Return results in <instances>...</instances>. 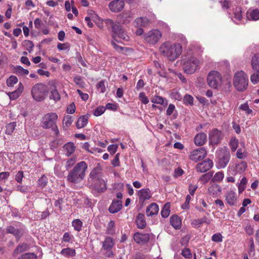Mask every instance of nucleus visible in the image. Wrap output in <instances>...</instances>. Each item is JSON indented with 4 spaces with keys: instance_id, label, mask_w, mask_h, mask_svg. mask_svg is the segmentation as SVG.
Instances as JSON below:
<instances>
[{
    "instance_id": "nucleus-44",
    "label": "nucleus",
    "mask_w": 259,
    "mask_h": 259,
    "mask_svg": "<svg viewBox=\"0 0 259 259\" xmlns=\"http://www.w3.org/2000/svg\"><path fill=\"white\" fill-rule=\"evenodd\" d=\"M249 247L248 249V254L249 256H253L255 254V246L253 242V238H251L249 240Z\"/></svg>"
},
{
    "instance_id": "nucleus-61",
    "label": "nucleus",
    "mask_w": 259,
    "mask_h": 259,
    "mask_svg": "<svg viewBox=\"0 0 259 259\" xmlns=\"http://www.w3.org/2000/svg\"><path fill=\"white\" fill-rule=\"evenodd\" d=\"M133 259H149V256L148 255H145L138 252L133 255Z\"/></svg>"
},
{
    "instance_id": "nucleus-28",
    "label": "nucleus",
    "mask_w": 259,
    "mask_h": 259,
    "mask_svg": "<svg viewBox=\"0 0 259 259\" xmlns=\"http://www.w3.org/2000/svg\"><path fill=\"white\" fill-rule=\"evenodd\" d=\"M102 249H112L115 244L114 239L110 237H106L102 243Z\"/></svg>"
},
{
    "instance_id": "nucleus-20",
    "label": "nucleus",
    "mask_w": 259,
    "mask_h": 259,
    "mask_svg": "<svg viewBox=\"0 0 259 259\" xmlns=\"http://www.w3.org/2000/svg\"><path fill=\"white\" fill-rule=\"evenodd\" d=\"M158 205L155 203H153L147 207L146 213L147 216L151 217L157 214L158 213Z\"/></svg>"
},
{
    "instance_id": "nucleus-41",
    "label": "nucleus",
    "mask_w": 259,
    "mask_h": 259,
    "mask_svg": "<svg viewBox=\"0 0 259 259\" xmlns=\"http://www.w3.org/2000/svg\"><path fill=\"white\" fill-rule=\"evenodd\" d=\"M15 72L16 74L20 75H27L29 73V71L22 67L20 66H17L15 68Z\"/></svg>"
},
{
    "instance_id": "nucleus-5",
    "label": "nucleus",
    "mask_w": 259,
    "mask_h": 259,
    "mask_svg": "<svg viewBox=\"0 0 259 259\" xmlns=\"http://www.w3.org/2000/svg\"><path fill=\"white\" fill-rule=\"evenodd\" d=\"M49 89L48 87L43 83H37L32 86L31 94L32 98L36 102H41L48 96Z\"/></svg>"
},
{
    "instance_id": "nucleus-57",
    "label": "nucleus",
    "mask_w": 259,
    "mask_h": 259,
    "mask_svg": "<svg viewBox=\"0 0 259 259\" xmlns=\"http://www.w3.org/2000/svg\"><path fill=\"white\" fill-rule=\"evenodd\" d=\"M97 88L101 92L104 93L106 91L105 81L104 80L100 81L97 85Z\"/></svg>"
},
{
    "instance_id": "nucleus-60",
    "label": "nucleus",
    "mask_w": 259,
    "mask_h": 259,
    "mask_svg": "<svg viewBox=\"0 0 259 259\" xmlns=\"http://www.w3.org/2000/svg\"><path fill=\"white\" fill-rule=\"evenodd\" d=\"M139 99L144 104H147L149 103V100L144 92L140 93Z\"/></svg>"
},
{
    "instance_id": "nucleus-12",
    "label": "nucleus",
    "mask_w": 259,
    "mask_h": 259,
    "mask_svg": "<svg viewBox=\"0 0 259 259\" xmlns=\"http://www.w3.org/2000/svg\"><path fill=\"white\" fill-rule=\"evenodd\" d=\"M207 155V152L204 148H199L194 150L190 153L189 158L192 161L197 162L204 159Z\"/></svg>"
},
{
    "instance_id": "nucleus-50",
    "label": "nucleus",
    "mask_w": 259,
    "mask_h": 259,
    "mask_svg": "<svg viewBox=\"0 0 259 259\" xmlns=\"http://www.w3.org/2000/svg\"><path fill=\"white\" fill-rule=\"evenodd\" d=\"M212 176V175L210 172L205 174L201 176L199 179V181H201L203 184H205L208 182Z\"/></svg>"
},
{
    "instance_id": "nucleus-64",
    "label": "nucleus",
    "mask_w": 259,
    "mask_h": 259,
    "mask_svg": "<svg viewBox=\"0 0 259 259\" xmlns=\"http://www.w3.org/2000/svg\"><path fill=\"white\" fill-rule=\"evenodd\" d=\"M114 222L113 221H110L108 225L107 231L108 234H112L114 233L113 228L114 227Z\"/></svg>"
},
{
    "instance_id": "nucleus-35",
    "label": "nucleus",
    "mask_w": 259,
    "mask_h": 259,
    "mask_svg": "<svg viewBox=\"0 0 259 259\" xmlns=\"http://www.w3.org/2000/svg\"><path fill=\"white\" fill-rule=\"evenodd\" d=\"M67 156L71 155L75 151V146L72 142H68L63 147Z\"/></svg>"
},
{
    "instance_id": "nucleus-21",
    "label": "nucleus",
    "mask_w": 259,
    "mask_h": 259,
    "mask_svg": "<svg viewBox=\"0 0 259 259\" xmlns=\"http://www.w3.org/2000/svg\"><path fill=\"white\" fill-rule=\"evenodd\" d=\"M206 135L204 133L198 134L194 138L195 144L197 146H202L206 141Z\"/></svg>"
},
{
    "instance_id": "nucleus-31",
    "label": "nucleus",
    "mask_w": 259,
    "mask_h": 259,
    "mask_svg": "<svg viewBox=\"0 0 259 259\" xmlns=\"http://www.w3.org/2000/svg\"><path fill=\"white\" fill-rule=\"evenodd\" d=\"M136 224L139 229H144L146 226V222L145 220V216L143 213H139L137 217Z\"/></svg>"
},
{
    "instance_id": "nucleus-8",
    "label": "nucleus",
    "mask_w": 259,
    "mask_h": 259,
    "mask_svg": "<svg viewBox=\"0 0 259 259\" xmlns=\"http://www.w3.org/2000/svg\"><path fill=\"white\" fill-rule=\"evenodd\" d=\"M58 119V115L55 113H48L44 116L42 119V126L45 128H52L55 132V135L57 136L59 131L56 125V121Z\"/></svg>"
},
{
    "instance_id": "nucleus-2",
    "label": "nucleus",
    "mask_w": 259,
    "mask_h": 259,
    "mask_svg": "<svg viewBox=\"0 0 259 259\" xmlns=\"http://www.w3.org/2000/svg\"><path fill=\"white\" fill-rule=\"evenodd\" d=\"M159 52L169 61L173 62L178 59L182 53V47L180 44L166 41L162 43L159 47Z\"/></svg>"
},
{
    "instance_id": "nucleus-7",
    "label": "nucleus",
    "mask_w": 259,
    "mask_h": 259,
    "mask_svg": "<svg viewBox=\"0 0 259 259\" xmlns=\"http://www.w3.org/2000/svg\"><path fill=\"white\" fill-rule=\"evenodd\" d=\"M248 83V76L243 71H238L235 74L233 85L237 91L242 92L245 90L247 88Z\"/></svg>"
},
{
    "instance_id": "nucleus-62",
    "label": "nucleus",
    "mask_w": 259,
    "mask_h": 259,
    "mask_svg": "<svg viewBox=\"0 0 259 259\" xmlns=\"http://www.w3.org/2000/svg\"><path fill=\"white\" fill-rule=\"evenodd\" d=\"M222 235L220 233L214 234L212 236V240L215 242H220L223 240Z\"/></svg>"
},
{
    "instance_id": "nucleus-18",
    "label": "nucleus",
    "mask_w": 259,
    "mask_h": 259,
    "mask_svg": "<svg viewBox=\"0 0 259 259\" xmlns=\"http://www.w3.org/2000/svg\"><path fill=\"white\" fill-rule=\"evenodd\" d=\"M50 84L51 85V87H50L51 95L50 96V99L51 100H54L55 102L59 101L61 99V97H60V95L57 89V87H56L55 82L52 81L50 83Z\"/></svg>"
},
{
    "instance_id": "nucleus-24",
    "label": "nucleus",
    "mask_w": 259,
    "mask_h": 259,
    "mask_svg": "<svg viewBox=\"0 0 259 259\" xmlns=\"http://www.w3.org/2000/svg\"><path fill=\"white\" fill-rule=\"evenodd\" d=\"M149 20L146 17H140L135 19V26L137 27H146L149 24Z\"/></svg>"
},
{
    "instance_id": "nucleus-39",
    "label": "nucleus",
    "mask_w": 259,
    "mask_h": 259,
    "mask_svg": "<svg viewBox=\"0 0 259 259\" xmlns=\"http://www.w3.org/2000/svg\"><path fill=\"white\" fill-rule=\"evenodd\" d=\"M61 254L64 256H74L76 254L75 250L70 248L63 249L61 251Z\"/></svg>"
},
{
    "instance_id": "nucleus-32",
    "label": "nucleus",
    "mask_w": 259,
    "mask_h": 259,
    "mask_svg": "<svg viewBox=\"0 0 259 259\" xmlns=\"http://www.w3.org/2000/svg\"><path fill=\"white\" fill-rule=\"evenodd\" d=\"M252 68L254 71H259V53L252 57L251 63Z\"/></svg>"
},
{
    "instance_id": "nucleus-52",
    "label": "nucleus",
    "mask_w": 259,
    "mask_h": 259,
    "mask_svg": "<svg viewBox=\"0 0 259 259\" xmlns=\"http://www.w3.org/2000/svg\"><path fill=\"white\" fill-rule=\"evenodd\" d=\"M23 46L26 48L27 51L30 53L34 47L33 43L29 40H25L23 41Z\"/></svg>"
},
{
    "instance_id": "nucleus-37",
    "label": "nucleus",
    "mask_w": 259,
    "mask_h": 259,
    "mask_svg": "<svg viewBox=\"0 0 259 259\" xmlns=\"http://www.w3.org/2000/svg\"><path fill=\"white\" fill-rule=\"evenodd\" d=\"M240 144L242 145V146L244 148V143H241ZM247 153L246 152L244 148H239L237 150L236 152V156L238 158L240 159H244L246 158L247 157Z\"/></svg>"
},
{
    "instance_id": "nucleus-4",
    "label": "nucleus",
    "mask_w": 259,
    "mask_h": 259,
    "mask_svg": "<svg viewBox=\"0 0 259 259\" xmlns=\"http://www.w3.org/2000/svg\"><path fill=\"white\" fill-rule=\"evenodd\" d=\"M104 22L107 29L112 31V36L114 40L118 41V39H119L125 41L128 40V36L119 22L114 21L110 19H105Z\"/></svg>"
},
{
    "instance_id": "nucleus-53",
    "label": "nucleus",
    "mask_w": 259,
    "mask_h": 259,
    "mask_svg": "<svg viewBox=\"0 0 259 259\" xmlns=\"http://www.w3.org/2000/svg\"><path fill=\"white\" fill-rule=\"evenodd\" d=\"M224 177L223 172L219 171L217 172L212 178V180L215 182H221L223 180Z\"/></svg>"
},
{
    "instance_id": "nucleus-11",
    "label": "nucleus",
    "mask_w": 259,
    "mask_h": 259,
    "mask_svg": "<svg viewBox=\"0 0 259 259\" xmlns=\"http://www.w3.org/2000/svg\"><path fill=\"white\" fill-rule=\"evenodd\" d=\"M207 81L210 87L217 89L221 84L222 77L219 72L213 70L208 73Z\"/></svg>"
},
{
    "instance_id": "nucleus-30",
    "label": "nucleus",
    "mask_w": 259,
    "mask_h": 259,
    "mask_svg": "<svg viewBox=\"0 0 259 259\" xmlns=\"http://www.w3.org/2000/svg\"><path fill=\"white\" fill-rule=\"evenodd\" d=\"M170 223L176 229H180L182 225L181 220L180 218L176 215H173L170 217Z\"/></svg>"
},
{
    "instance_id": "nucleus-33",
    "label": "nucleus",
    "mask_w": 259,
    "mask_h": 259,
    "mask_svg": "<svg viewBox=\"0 0 259 259\" xmlns=\"http://www.w3.org/2000/svg\"><path fill=\"white\" fill-rule=\"evenodd\" d=\"M88 116L87 115L81 116L77 120L76 123V126L77 128H81L84 127L87 123Z\"/></svg>"
},
{
    "instance_id": "nucleus-1",
    "label": "nucleus",
    "mask_w": 259,
    "mask_h": 259,
    "mask_svg": "<svg viewBox=\"0 0 259 259\" xmlns=\"http://www.w3.org/2000/svg\"><path fill=\"white\" fill-rule=\"evenodd\" d=\"M103 169L100 163L91 170L88 178V184L97 192H104L107 189L106 184L103 179Z\"/></svg>"
},
{
    "instance_id": "nucleus-42",
    "label": "nucleus",
    "mask_w": 259,
    "mask_h": 259,
    "mask_svg": "<svg viewBox=\"0 0 259 259\" xmlns=\"http://www.w3.org/2000/svg\"><path fill=\"white\" fill-rule=\"evenodd\" d=\"M37 257L34 253L28 252L22 254L17 259H37Z\"/></svg>"
},
{
    "instance_id": "nucleus-43",
    "label": "nucleus",
    "mask_w": 259,
    "mask_h": 259,
    "mask_svg": "<svg viewBox=\"0 0 259 259\" xmlns=\"http://www.w3.org/2000/svg\"><path fill=\"white\" fill-rule=\"evenodd\" d=\"M73 122L72 116L70 115L65 116L63 120V125L64 127H68L71 125Z\"/></svg>"
},
{
    "instance_id": "nucleus-16",
    "label": "nucleus",
    "mask_w": 259,
    "mask_h": 259,
    "mask_svg": "<svg viewBox=\"0 0 259 259\" xmlns=\"http://www.w3.org/2000/svg\"><path fill=\"white\" fill-rule=\"evenodd\" d=\"M138 195L140 201L144 202L152 197L151 191L148 188L142 189L138 191Z\"/></svg>"
},
{
    "instance_id": "nucleus-40",
    "label": "nucleus",
    "mask_w": 259,
    "mask_h": 259,
    "mask_svg": "<svg viewBox=\"0 0 259 259\" xmlns=\"http://www.w3.org/2000/svg\"><path fill=\"white\" fill-rule=\"evenodd\" d=\"M247 182V179L244 177L242 178L240 182L238 184L237 186L238 188L239 193H241L245 190L246 187V184Z\"/></svg>"
},
{
    "instance_id": "nucleus-55",
    "label": "nucleus",
    "mask_w": 259,
    "mask_h": 259,
    "mask_svg": "<svg viewBox=\"0 0 259 259\" xmlns=\"http://www.w3.org/2000/svg\"><path fill=\"white\" fill-rule=\"evenodd\" d=\"M73 80L75 83L78 85L79 87L82 88L84 87V82L80 76H77L75 77L73 79Z\"/></svg>"
},
{
    "instance_id": "nucleus-22",
    "label": "nucleus",
    "mask_w": 259,
    "mask_h": 259,
    "mask_svg": "<svg viewBox=\"0 0 259 259\" xmlns=\"http://www.w3.org/2000/svg\"><path fill=\"white\" fill-rule=\"evenodd\" d=\"M122 208V202L120 200H114L109 208V211L114 213L119 211Z\"/></svg>"
},
{
    "instance_id": "nucleus-29",
    "label": "nucleus",
    "mask_w": 259,
    "mask_h": 259,
    "mask_svg": "<svg viewBox=\"0 0 259 259\" xmlns=\"http://www.w3.org/2000/svg\"><path fill=\"white\" fill-rule=\"evenodd\" d=\"M23 86L21 83H19V87L18 89L14 92L8 93V95L11 100H16L20 95L21 93L23 92Z\"/></svg>"
},
{
    "instance_id": "nucleus-10",
    "label": "nucleus",
    "mask_w": 259,
    "mask_h": 259,
    "mask_svg": "<svg viewBox=\"0 0 259 259\" xmlns=\"http://www.w3.org/2000/svg\"><path fill=\"white\" fill-rule=\"evenodd\" d=\"M162 36L161 32L156 29H152L144 35V39L150 45H155L160 40Z\"/></svg>"
},
{
    "instance_id": "nucleus-49",
    "label": "nucleus",
    "mask_w": 259,
    "mask_h": 259,
    "mask_svg": "<svg viewBox=\"0 0 259 259\" xmlns=\"http://www.w3.org/2000/svg\"><path fill=\"white\" fill-rule=\"evenodd\" d=\"M18 82L17 78L14 75L11 76L7 80V84L8 87H13Z\"/></svg>"
},
{
    "instance_id": "nucleus-46",
    "label": "nucleus",
    "mask_w": 259,
    "mask_h": 259,
    "mask_svg": "<svg viewBox=\"0 0 259 259\" xmlns=\"http://www.w3.org/2000/svg\"><path fill=\"white\" fill-rule=\"evenodd\" d=\"M16 126V122H13L8 124L6 126V134L11 135Z\"/></svg>"
},
{
    "instance_id": "nucleus-3",
    "label": "nucleus",
    "mask_w": 259,
    "mask_h": 259,
    "mask_svg": "<svg viewBox=\"0 0 259 259\" xmlns=\"http://www.w3.org/2000/svg\"><path fill=\"white\" fill-rule=\"evenodd\" d=\"M87 169L88 164L85 161L78 162L68 172L67 182L73 184L80 183L84 179Z\"/></svg>"
},
{
    "instance_id": "nucleus-58",
    "label": "nucleus",
    "mask_w": 259,
    "mask_h": 259,
    "mask_svg": "<svg viewBox=\"0 0 259 259\" xmlns=\"http://www.w3.org/2000/svg\"><path fill=\"white\" fill-rule=\"evenodd\" d=\"M193 98L189 95H186L184 98V102L186 104L192 105L193 103Z\"/></svg>"
},
{
    "instance_id": "nucleus-34",
    "label": "nucleus",
    "mask_w": 259,
    "mask_h": 259,
    "mask_svg": "<svg viewBox=\"0 0 259 259\" xmlns=\"http://www.w3.org/2000/svg\"><path fill=\"white\" fill-rule=\"evenodd\" d=\"M203 223H206L208 224L210 223V221L208 220V219L206 217H204L202 218L197 219L193 220L192 224L195 228H198Z\"/></svg>"
},
{
    "instance_id": "nucleus-45",
    "label": "nucleus",
    "mask_w": 259,
    "mask_h": 259,
    "mask_svg": "<svg viewBox=\"0 0 259 259\" xmlns=\"http://www.w3.org/2000/svg\"><path fill=\"white\" fill-rule=\"evenodd\" d=\"M76 161V157L73 156L67 160L65 164V168L66 170H68L72 167Z\"/></svg>"
},
{
    "instance_id": "nucleus-63",
    "label": "nucleus",
    "mask_w": 259,
    "mask_h": 259,
    "mask_svg": "<svg viewBox=\"0 0 259 259\" xmlns=\"http://www.w3.org/2000/svg\"><path fill=\"white\" fill-rule=\"evenodd\" d=\"M234 17L238 20H240L242 18L241 10L240 8H237L234 13Z\"/></svg>"
},
{
    "instance_id": "nucleus-17",
    "label": "nucleus",
    "mask_w": 259,
    "mask_h": 259,
    "mask_svg": "<svg viewBox=\"0 0 259 259\" xmlns=\"http://www.w3.org/2000/svg\"><path fill=\"white\" fill-rule=\"evenodd\" d=\"M134 240L137 243H146L150 239V235L148 233H136L134 236Z\"/></svg>"
},
{
    "instance_id": "nucleus-6",
    "label": "nucleus",
    "mask_w": 259,
    "mask_h": 259,
    "mask_svg": "<svg viewBox=\"0 0 259 259\" xmlns=\"http://www.w3.org/2000/svg\"><path fill=\"white\" fill-rule=\"evenodd\" d=\"M181 64L185 73L193 74L199 68L200 61L195 57L190 56L183 58Z\"/></svg>"
},
{
    "instance_id": "nucleus-9",
    "label": "nucleus",
    "mask_w": 259,
    "mask_h": 259,
    "mask_svg": "<svg viewBox=\"0 0 259 259\" xmlns=\"http://www.w3.org/2000/svg\"><path fill=\"white\" fill-rule=\"evenodd\" d=\"M218 162L217 166L219 168H225L230 159V153L227 148L221 149L218 153Z\"/></svg>"
},
{
    "instance_id": "nucleus-14",
    "label": "nucleus",
    "mask_w": 259,
    "mask_h": 259,
    "mask_svg": "<svg viewBox=\"0 0 259 259\" xmlns=\"http://www.w3.org/2000/svg\"><path fill=\"white\" fill-rule=\"evenodd\" d=\"M213 166V162L209 159H206L199 163L196 165V169L200 172H205L209 170Z\"/></svg>"
},
{
    "instance_id": "nucleus-27",
    "label": "nucleus",
    "mask_w": 259,
    "mask_h": 259,
    "mask_svg": "<svg viewBox=\"0 0 259 259\" xmlns=\"http://www.w3.org/2000/svg\"><path fill=\"white\" fill-rule=\"evenodd\" d=\"M222 191L220 186L217 184H213L208 189V192L213 197H216Z\"/></svg>"
},
{
    "instance_id": "nucleus-54",
    "label": "nucleus",
    "mask_w": 259,
    "mask_h": 259,
    "mask_svg": "<svg viewBox=\"0 0 259 259\" xmlns=\"http://www.w3.org/2000/svg\"><path fill=\"white\" fill-rule=\"evenodd\" d=\"M105 110L104 106H99L95 110L94 115L96 116H100L105 112Z\"/></svg>"
},
{
    "instance_id": "nucleus-56",
    "label": "nucleus",
    "mask_w": 259,
    "mask_h": 259,
    "mask_svg": "<svg viewBox=\"0 0 259 259\" xmlns=\"http://www.w3.org/2000/svg\"><path fill=\"white\" fill-rule=\"evenodd\" d=\"M57 48L60 51L67 50L70 49V45L68 43L61 44L59 43L57 45Z\"/></svg>"
},
{
    "instance_id": "nucleus-38",
    "label": "nucleus",
    "mask_w": 259,
    "mask_h": 259,
    "mask_svg": "<svg viewBox=\"0 0 259 259\" xmlns=\"http://www.w3.org/2000/svg\"><path fill=\"white\" fill-rule=\"evenodd\" d=\"M170 203L167 202L163 206L161 211V214L163 218L168 217L170 213Z\"/></svg>"
},
{
    "instance_id": "nucleus-59",
    "label": "nucleus",
    "mask_w": 259,
    "mask_h": 259,
    "mask_svg": "<svg viewBox=\"0 0 259 259\" xmlns=\"http://www.w3.org/2000/svg\"><path fill=\"white\" fill-rule=\"evenodd\" d=\"M47 183V178L44 175L40 178L38 181V185L41 187H44Z\"/></svg>"
},
{
    "instance_id": "nucleus-15",
    "label": "nucleus",
    "mask_w": 259,
    "mask_h": 259,
    "mask_svg": "<svg viewBox=\"0 0 259 259\" xmlns=\"http://www.w3.org/2000/svg\"><path fill=\"white\" fill-rule=\"evenodd\" d=\"M124 6L123 0H114L111 2L109 4V9L113 12H118L121 11Z\"/></svg>"
},
{
    "instance_id": "nucleus-48",
    "label": "nucleus",
    "mask_w": 259,
    "mask_h": 259,
    "mask_svg": "<svg viewBox=\"0 0 259 259\" xmlns=\"http://www.w3.org/2000/svg\"><path fill=\"white\" fill-rule=\"evenodd\" d=\"M72 226L74 227V229L77 231H80L81 230L82 223L79 219H76L74 220L72 223Z\"/></svg>"
},
{
    "instance_id": "nucleus-47",
    "label": "nucleus",
    "mask_w": 259,
    "mask_h": 259,
    "mask_svg": "<svg viewBox=\"0 0 259 259\" xmlns=\"http://www.w3.org/2000/svg\"><path fill=\"white\" fill-rule=\"evenodd\" d=\"M238 140L235 138L231 139L230 142V146L232 152L236 150L238 147Z\"/></svg>"
},
{
    "instance_id": "nucleus-13",
    "label": "nucleus",
    "mask_w": 259,
    "mask_h": 259,
    "mask_svg": "<svg viewBox=\"0 0 259 259\" xmlns=\"http://www.w3.org/2000/svg\"><path fill=\"white\" fill-rule=\"evenodd\" d=\"M223 134L221 131L213 128L209 133V143L211 145H218L222 140Z\"/></svg>"
},
{
    "instance_id": "nucleus-51",
    "label": "nucleus",
    "mask_w": 259,
    "mask_h": 259,
    "mask_svg": "<svg viewBox=\"0 0 259 259\" xmlns=\"http://www.w3.org/2000/svg\"><path fill=\"white\" fill-rule=\"evenodd\" d=\"M255 71V72L251 75L250 80L252 83L257 84L259 82V70Z\"/></svg>"
},
{
    "instance_id": "nucleus-19",
    "label": "nucleus",
    "mask_w": 259,
    "mask_h": 259,
    "mask_svg": "<svg viewBox=\"0 0 259 259\" xmlns=\"http://www.w3.org/2000/svg\"><path fill=\"white\" fill-rule=\"evenodd\" d=\"M225 199L228 204L230 206H233L236 203L237 196L234 191H229L226 194Z\"/></svg>"
},
{
    "instance_id": "nucleus-26",
    "label": "nucleus",
    "mask_w": 259,
    "mask_h": 259,
    "mask_svg": "<svg viewBox=\"0 0 259 259\" xmlns=\"http://www.w3.org/2000/svg\"><path fill=\"white\" fill-rule=\"evenodd\" d=\"M7 232L14 235L18 240L23 235V232L21 230L15 229L12 226H10L7 228Z\"/></svg>"
},
{
    "instance_id": "nucleus-36",
    "label": "nucleus",
    "mask_w": 259,
    "mask_h": 259,
    "mask_svg": "<svg viewBox=\"0 0 259 259\" xmlns=\"http://www.w3.org/2000/svg\"><path fill=\"white\" fill-rule=\"evenodd\" d=\"M151 102L154 104L166 105L167 104V100L159 96H154L151 99Z\"/></svg>"
},
{
    "instance_id": "nucleus-25",
    "label": "nucleus",
    "mask_w": 259,
    "mask_h": 259,
    "mask_svg": "<svg viewBox=\"0 0 259 259\" xmlns=\"http://www.w3.org/2000/svg\"><path fill=\"white\" fill-rule=\"evenodd\" d=\"M29 249V245L26 243H22L19 244L14 249L13 252V256H16L17 254L28 250Z\"/></svg>"
},
{
    "instance_id": "nucleus-23",
    "label": "nucleus",
    "mask_w": 259,
    "mask_h": 259,
    "mask_svg": "<svg viewBox=\"0 0 259 259\" xmlns=\"http://www.w3.org/2000/svg\"><path fill=\"white\" fill-rule=\"evenodd\" d=\"M248 20L256 21L259 20V10L258 9H249L247 12Z\"/></svg>"
}]
</instances>
